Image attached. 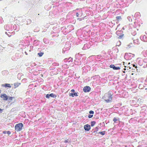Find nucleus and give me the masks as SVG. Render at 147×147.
<instances>
[{
  "instance_id": "1",
  "label": "nucleus",
  "mask_w": 147,
  "mask_h": 147,
  "mask_svg": "<svg viewBox=\"0 0 147 147\" xmlns=\"http://www.w3.org/2000/svg\"><path fill=\"white\" fill-rule=\"evenodd\" d=\"M112 94L110 92L105 94L104 98L107 102H109L112 100Z\"/></svg>"
},
{
  "instance_id": "2",
  "label": "nucleus",
  "mask_w": 147,
  "mask_h": 147,
  "mask_svg": "<svg viewBox=\"0 0 147 147\" xmlns=\"http://www.w3.org/2000/svg\"><path fill=\"white\" fill-rule=\"evenodd\" d=\"M23 125L22 123L17 124L15 126V130L17 131H19L21 130Z\"/></svg>"
},
{
  "instance_id": "3",
  "label": "nucleus",
  "mask_w": 147,
  "mask_h": 147,
  "mask_svg": "<svg viewBox=\"0 0 147 147\" xmlns=\"http://www.w3.org/2000/svg\"><path fill=\"white\" fill-rule=\"evenodd\" d=\"M90 88L88 86L84 87L83 88L84 91L85 92H90Z\"/></svg>"
},
{
  "instance_id": "4",
  "label": "nucleus",
  "mask_w": 147,
  "mask_h": 147,
  "mask_svg": "<svg viewBox=\"0 0 147 147\" xmlns=\"http://www.w3.org/2000/svg\"><path fill=\"white\" fill-rule=\"evenodd\" d=\"M0 96L1 98H3L4 100H7L8 99V97L7 96L6 94H1Z\"/></svg>"
},
{
  "instance_id": "5",
  "label": "nucleus",
  "mask_w": 147,
  "mask_h": 147,
  "mask_svg": "<svg viewBox=\"0 0 147 147\" xmlns=\"http://www.w3.org/2000/svg\"><path fill=\"white\" fill-rule=\"evenodd\" d=\"M85 130L86 131H88L90 129V126L88 124H86L84 126Z\"/></svg>"
},
{
  "instance_id": "6",
  "label": "nucleus",
  "mask_w": 147,
  "mask_h": 147,
  "mask_svg": "<svg viewBox=\"0 0 147 147\" xmlns=\"http://www.w3.org/2000/svg\"><path fill=\"white\" fill-rule=\"evenodd\" d=\"M110 67L111 68H113V69L114 70H119V69L120 68L119 67H116L114 65H111L110 66Z\"/></svg>"
},
{
  "instance_id": "7",
  "label": "nucleus",
  "mask_w": 147,
  "mask_h": 147,
  "mask_svg": "<svg viewBox=\"0 0 147 147\" xmlns=\"http://www.w3.org/2000/svg\"><path fill=\"white\" fill-rule=\"evenodd\" d=\"M140 38L141 40H143L144 42H147V38L145 35H144L142 36H141Z\"/></svg>"
},
{
  "instance_id": "8",
  "label": "nucleus",
  "mask_w": 147,
  "mask_h": 147,
  "mask_svg": "<svg viewBox=\"0 0 147 147\" xmlns=\"http://www.w3.org/2000/svg\"><path fill=\"white\" fill-rule=\"evenodd\" d=\"M2 86L4 87H11V86L10 84H3L2 85Z\"/></svg>"
},
{
  "instance_id": "9",
  "label": "nucleus",
  "mask_w": 147,
  "mask_h": 147,
  "mask_svg": "<svg viewBox=\"0 0 147 147\" xmlns=\"http://www.w3.org/2000/svg\"><path fill=\"white\" fill-rule=\"evenodd\" d=\"M70 96H72V97H74V96H78V93H70L69 94Z\"/></svg>"
},
{
  "instance_id": "10",
  "label": "nucleus",
  "mask_w": 147,
  "mask_h": 147,
  "mask_svg": "<svg viewBox=\"0 0 147 147\" xmlns=\"http://www.w3.org/2000/svg\"><path fill=\"white\" fill-rule=\"evenodd\" d=\"M13 100V102H14L16 100L14 97H9V100H10L9 102H10L11 101Z\"/></svg>"
},
{
  "instance_id": "11",
  "label": "nucleus",
  "mask_w": 147,
  "mask_h": 147,
  "mask_svg": "<svg viewBox=\"0 0 147 147\" xmlns=\"http://www.w3.org/2000/svg\"><path fill=\"white\" fill-rule=\"evenodd\" d=\"M71 142V140L70 139H68L67 140H65L63 142V143H67L68 144H70Z\"/></svg>"
},
{
  "instance_id": "12",
  "label": "nucleus",
  "mask_w": 147,
  "mask_h": 147,
  "mask_svg": "<svg viewBox=\"0 0 147 147\" xmlns=\"http://www.w3.org/2000/svg\"><path fill=\"white\" fill-rule=\"evenodd\" d=\"M132 43H129V44L127 46V47H126V48L127 49H128L129 48H130V47H131L132 46Z\"/></svg>"
},
{
  "instance_id": "13",
  "label": "nucleus",
  "mask_w": 147,
  "mask_h": 147,
  "mask_svg": "<svg viewBox=\"0 0 147 147\" xmlns=\"http://www.w3.org/2000/svg\"><path fill=\"white\" fill-rule=\"evenodd\" d=\"M132 17H133V16H131ZM127 19L129 20V22H132V19H131V16H128L127 17Z\"/></svg>"
},
{
  "instance_id": "14",
  "label": "nucleus",
  "mask_w": 147,
  "mask_h": 147,
  "mask_svg": "<svg viewBox=\"0 0 147 147\" xmlns=\"http://www.w3.org/2000/svg\"><path fill=\"white\" fill-rule=\"evenodd\" d=\"M4 28L7 30H9V26L5 25L4 26Z\"/></svg>"
},
{
  "instance_id": "15",
  "label": "nucleus",
  "mask_w": 147,
  "mask_h": 147,
  "mask_svg": "<svg viewBox=\"0 0 147 147\" xmlns=\"http://www.w3.org/2000/svg\"><path fill=\"white\" fill-rule=\"evenodd\" d=\"M144 86L142 84H140L138 86V88L140 89H143L144 88Z\"/></svg>"
},
{
  "instance_id": "16",
  "label": "nucleus",
  "mask_w": 147,
  "mask_h": 147,
  "mask_svg": "<svg viewBox=\"0 0 147 147\" xmlns=\"http://www.w3.org/2000/svg\"><path fill=\"white\" fill-rule=\"evenodd\" d=\"M116 19L118 21H119L121 19V16H118L116 17Z\"/></svg>"
},
{
  "instance_id": "17",
  "label": "nucleus",
  "mask_w": 147,
  "mask_h": 147,
  "mask_svg": "<svg viewBox=\"0 0 147 147\" xmlns=\"http://www.w3.org/2000/svg\"><path fill=\"white\" fill-rule=\"evenodd\" d=\"M50 96L54 98L56 97L55 95L53 93H51L49 94Z\"/></svg>"
},
{
  "instance_id": "18",
  "label": "nucleus",
  "mask_w": 147,
  "mask_h": 147,
  "mask_svg": "<svg viewBox=\"0 0 147 147\" xmlns=\"http://www.w3.org/2000/svg\"><path fill=\"white\" fill-rule=\"evenodd\" d=\"M95 123L96 122L95 121H91V126L92 127L94 125Z\"/></svg>"
},
{
  "instance_id": "19",
  "label": "nucleus",
  "mask_w": 147,
  "mask_h": 147,
  "mask_svg": "<svg viewBox=\"0 0 147 147\" xmlns=\"http://www.w3.org/2000/svg\"><path fill=\"white\" fill-rule=\"evenodd\" d=\"M20 83H16L14 84V86L15 87H18L20 85Z\"/></svg>"
},
{
  "instance_id": "20",
  "label": "nucleus",
  "mask_w": 147,
  "mask_h": 147,
  "mask_svg": "<svg viewBox=\"0 0 147 147\" xmlns=\"http://www.w3.org/2000/svg\"><path fill=\"white\" fill-rule=\"evenodd\" d=\"M99 134H100L102 135H104L105 134V131H101L100 132L98 133Z\"/></svg>"
},
{
  "instance_id": "21",
  "label": "nucleus",
  "mask_w": 147,
  "mask_h": 147,
  "mask_svg": "<svg viewBox=\"0 0 147 147\" xmlns=\"http://www.w3.org/2000/svg\"><path fill=\"white\" fill-rule=\"evenodd\" d=\"M118 120V119L117 118L115 117L113 119V121L114 122L116 123L117 121Z\"/></svg>"
},
{
  "instance_id": "22",
  "label": "nucleus",
  "mask_w": 147,
  "mask_h": 147,
  "mask_svg": "<svg viewBox=\"0 0 147 147\" xmlns=\"http://www.w3.org/2000/svg\"><path fill=\"white\" fill-rule=\"evenodd\" d=\"M68 60H69V62H72L73 61L72 58H71V57H70L69 58H68Z\"/></svg>"
},
{
  "instance_id": "23",
  "label": "nucleus",
  "mask_w": 147,
  "mask_h": 147,
  "mask_svg": "<svg viewBox=\"0 0 147 147\" xmlns=\"http://www.w3.org/2000/svg\"><path fill=\"white\" fill-rule=\"evenodd\" d=\"M134 43L138 44V40L137 39L134 40Z\"/></svg>"
},
{
  "instance_id": "24",
  "label": "nucleus",
  "mask_w": 147,
  "mask_h": 147,
  "mask_svg": "<svg viewBox=\"0 0 147 147\" xmlns=\"http://www.w3.org/2000/svg\"><path fill=\"white\" fill-rule=\"evenodd\" d=\"M38 54L40 57H41L43 54V53H39Z\"/></svg>"
},
{
  "instance_id": "25",
  "label": "nucleus",
  "mask_w": 147,
  "mask_h": 147,
  "mask_svg": "<svg viewBox=\"0 0 147 147\" xmlns=\"http://www.w3.org/2000/svg\"><path fill=\"white\" fill-rule=\"evenodd\" d=\"M3 21V19L1 17H0V24L2 23Z\"/></svg>"
},
{
  "instance_id": "26",
  "label": "nucleus",
  "mask_w": 147,
  "mask_h": 147,
  "mask_svg": "<svg viewBox=\"0 0 147 147\" xmlns=\"http://www.w3.org/2000/svg\"><path fill=\"white\" fill-rule=\"evenodd\" d=\"M93 115L89 114L88 116V117L89 118H91L93 117Z\"/></svg>"
},
{
  "instance_id": "27",
  "label": "nucleus",
  "mask_w": 147,
  "mask_h": 147,
  "mask_svg": "<svg viewBox=\"0 0 147 147\" xmlns=\"http://www.w3.org/2000/svg\"><path fill=\"white\" fill-rule=\"evenodd\" d=\"M123 36V35H121L120 36H119L118 38L119 39H121L122 38V37Z\"/></svg>"
},
{
  "instance_id": "28",
  "label": "nucleus",
  "mask_w": 147,
  "mask_h": 147,
  "mask_svg": "<svg viewBox=\"0 0 147 147\" xmlns=\"http://www.w3.org/2000/svg\"><path fill=\"white\" fill-rule=\"evenodd\" d=\"M94 112L92 111H89V113H90V114H92V115H93V114H94Z\"/></svg>"
},
{
  "instance_id": "29",
  "label": "nucleus",
  "mask_w": 147,
  "mask_h": 147,
  "mask_svg": "<svg viewBox=\"0 0 147 147\" xmlns=\"http://www.w3.org/2000/svg\"><path fill=\"white\" fill-rule=\"evenodd\" d=\"M49 97H50V96L49 94H47L46 95V98H49Z\"/></svg>"
},
{
  "instance_id": "30",
  "label": "nucleus",
  "mask_w": 147,
  "mask_h": 147,
  "mask_svg": "<svg viewBox=\"0 0 147 147\" xmlns=\"http://www.w3.org/2000/svg\"><path fill=\"white\" fill-rule=\"evenodd\" d=\"M8 134L9 135L11 134V132L10 131H8L7 132Z\"/></svg>"
},
{
  "instance_id": "31",
  "label": "nucleus",
  "mask_w": 147,
  "mask_h": 147,
  "mask_svg": "<svg viewBox=\"0 0 147 147\" xmlns=\"http://www.w3.org/2000/svg\"><path fill=\"white\" fill-rule=\"evenodd\" d=\"M133 66L134 67H135V68H137V66H136V65L135 64H133Z\"/></svg>"
},
{
  "instance_id": "32",
  "label": "nucleus",
  "mask_w": 147,
  "mask_h": 147,
  "mask_svg": "<svg viewBox=\"0 0 147 147\" xmlns=\"http://www.w3.org/2000/svg\"><path fill=\"white\" fill-rule=\"evenodd\" d=\"M68 59L67 58H65V59H64V61H67V60H68Z\"/></svg>"
},
{
  "instance_id": "33",
  "label": "nucleus",
  "mask_w": 147,
  "mask_h": 147,
  "mask_svg": "<svg viewBox=\"0 0 147 147\" xmlns=\"http://www.w3.org/2000/svg\"><path fill=\"white\" fill-rule=\"evenodd\" d=\"M95 129H96V131H98V127H96Z\"/></svg>"
},
{
  "instance_id": "34",
  "label": "nucleus",
  "mask_w": 147,
  "mask_h": 147,
  "mask_svg": "<svg viewBox=\"0 0 147 147\" xmlns=\"http://www.w3.org/2000/svg\"><path fill=\"white\" fill-rule=\"evenodd\" d=\"M71 91L72 92H75V90L74 89H72L71 90Z\"/></svg>"
},
{
  "instance_id": "35",
  "label": "nucleus",
  "mask_w": 147,
  "mask_h": 147,
  "mask_svg": "<svg viewBox=\"0 0 147 147\" xmlns=\"http://www.w3.org/2000/svg\"><path fill=\"white\" fill-rule=\"evenodd\" d=\"M76 16H77V17L79 16V14L78 13H76Z\"/></svg>"
},
{
  "instance_id": "36",
  "label": "nucleus",
  "mask_w": 147,
  "mask_h": 147,
  "mask_svg": "<svg viewBox=\"0 0 147 147\" xmlns=\"http://www.w3.org/2000/svg\"><path fill=\"white\" fill-rule=\"evenodd\" d=\"M8 35V36L9 37H10L11 36V34H7V35Z\"/></svg>"
},
{
  "instance_id": "37",
  "label": "nucleus",
  "mask_w": 147,
  "mask_h": 147,
  "mask_svg": "<svg viewBox=\"0 0 147 147\" xmlns=\"http://www.w3.org/2000/svg\"><path fill=\"white\" fill-rule=\"evenodd\" d=\"M119 31H117L116 32V34H119Z\"/></svg>"
},
{
  "instance_id": "38",
  "label": "nucleus",
  "mask_w": 147,
  "mask_h": 147,
  "mask_svg": "<svg viewBox=\"0 0 147 147\" xmlns=\"http://www.w3.org/2000/svg\"><path fill=\"white\" fill-rule=\"evenodd\" d=\"M79 19H80V21L82 20V18H78L77 19V20H78Z\"/></svg>"
},
{
  "instance_id": "39",
  "label": "nucleus",
  "mask_w": 147,
  "mask_h": 147,
  "mask_svg": "<svg viewBox=\"0 0 147 147\" xmlns=\"http://www.w3.org/2000/svg\"><path fill=\"white\" fill-rule=\"evenodd\" d=\"M7 132L6 131H4L3 133L4 134H6V133Z\"/></svg>"
},
{
  "instance_id": "40",
  "label": "nucleus",
  "mask_w": 147,
  "mask_h": 147,
  "mask_svg": "<svg viewBox=\"0 0 147 147\" xmlns=\"http://www.w3.org/2000/svg\"><path fill=\"white\" fill-rule=\"evenodd\" d=\"M25 53L26 55H27L28 54L27 53V52H25Z\"/></svg>"
},
{
  "instance_id": "41",
  "label": "nucleus",
  "mask_w": 147,
  "mask_h": 147,
  "mask_svg": "<svg viewBox=\"0 0 147 147\" xmlns=\"http://www.w3.org/2000/svg\"><path fill=\"white\" fill-rule=\"evenodd\" d=\"M5 34H7H7H7V32H5Z\"/></svg>"
},
{
  "instance_id": "42",
  "label": "nucleus",
  "mask_w": 147,
  "mask_h": 147,
  "mask_svg": "<svg viewBox=\"0 0 147 147\" xmlns=\"http://www.w3.org/2000/svg\"><path fill=\"white\" fill-rule=\"evenodd\" d=\"M29 20V22H31V20Z\"/></svg>"
},
{
  "instance_id": "43",
  "label": "nucleus",
  "mask_w": 147,
  "mask_h": 147,
  "mask_svg": "<svg viewBox=\"0 0 147 147\" xmlns=\"http://www.w3.org/2000/svg\"><path fill=\"white\" fill-rule=\"evenodd\" d=\"M1 111H2V110L1 109H0V112Z\"/></svg>"
},
{
  "instance_id": "44",
  "label": "nucleus",
  "mask_w": 147,
  "mask_h": 147,
  "mask_svg": "<svg viewBox=\"0 0 147 147\" xmlns=\"http://www.w3.org/2000/svg\"><path fill=\"white\" fill-rule=\"evenodd\" d=\"M126 69H125V68L124 69V70H126Z\"/></svg>"
},
{
  "instance_id": "45",
  "label": "nucleus",
  "mask_w": 147,
  "mask_h": 147,
  "mask_svg": "<svg viewBox=\"0 0 147 147\" xmlns=\"http://www.w3.org/2000/svg\"><path fill=\"white\" fill-rule=\"evenodd\" d=\"M130 64V63H128V64Z\"/></svg>"
},
{
  "instance_id": "46",
  "label": "nucleus",
  "mask_w": 147,
  "mask_h": 147,
  "mask_svg": "<svg viewBox=\"0 0 147 147\" xmlns=\"http://www.w3.org/2000/svg\"><path fill=\"white\" fill-rule=\"evenodd\" d=\"M147 90V88H146L145 89V90Z\"/></svg>"
},
{
  "instance_id": "47",
  "label": "nucleus",
  "mask_w": 147,
  "mask_h": 147,
  "mask_svg": "<svg viewBox=\"0 0 147 147\" xmlns=\"http://www.w3.org/2000/svg\"><path fill=\"white\" fill-rule=\"evenodd\" d=\"M123 63H125V62H123Z\"/></svg>"
}]
</instances>
